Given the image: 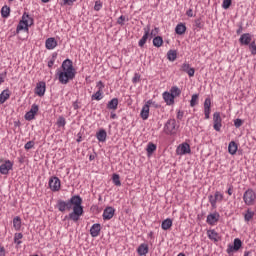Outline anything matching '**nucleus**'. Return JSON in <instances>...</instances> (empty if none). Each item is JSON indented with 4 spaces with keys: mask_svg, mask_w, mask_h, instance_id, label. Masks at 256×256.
<instances>
[{
    "mask_svg": "<svg viewBox=\"0 0 256 256\" xmlns=\"http://www.w3.org/2000/svg\"><path fill=\"white\" fill-rule=\"evenodd\" d=\"M180 71L187 73L188 77H195V68H191V65H189L187 62H184L181 65Z\"/></svg>",
    "mask_w": 256,
    "mask_h": 256,
    "instance_id": "nucleus-14",
    "label": "nucleus"
},
{
    "mask_svg": "<svg viewBox=\"0 0 256 256\" xmlns=\"http://www.w3.org/2000/svg\"><path fill=\"white\" fill-rule=\"evenodd\" d=\"M0 256H6L5 247L0 246Z\"/></svg>",
    "mask_w": 256,
    "mask_h": 256,
    "instance_id": "nucleus-60",
    "label": "nucleus"
},
{
    "mask_svg": "<svg viewBox=\"0 0 256 256\" xmlns=\"http://www.w3.org/2000/svg\"><path fill=\"white\" fill-rule=\"evenodd\" d=\"M38 111H39V105L33 104V105L31 106L30 111H28V112L25 114V119H26V121H33V119H35V115H37Z\"/></svg>",
    "mask_w": 256,
    "mask_h": 256,
    "instance_id": "nucleus-12",
    "label": "nucleus"
},
{
    "mask_svg": "<svg viewBox=\"0 0 256 256\" xmlns=\"http://www.w3.org/2000/svg\"><path fill=\"white\" fill-rule=\"evenodd\" d=\"M243 201L248 207H253L256 203V193L254 189H247L243 194Z\"/></svg>",
    "mask_w": 256,
    "mask_h": 256,
    "instance_id": "nucleus-3",
    "label": "nucleus"
},
{
    "mask_svg": "<svg viewBox=\"0 0 256 256\" xmlns=\"http://www.w3.org/2000/svg\"><path fill=\"white\" fill-rule=\"evenodd\" d=\"M56 209L60 211V213H65V211H71L68 215V219L77 223L81 216L83 215V198L79 195H74L67 201L65 200H58L56 203Z\"/></svg>",
    "mask_w": 256,
    "mask_h": 256,
    "instance_id": "nucleus-1",
    "label": "nucleus"
},
{
    "mask_svg": "<svg viewBox=\"0 0 256 256\" xmlns=\"http://www.w3.org/2000/svg\"><path fill=\"white\" fill-rule=\"evenodd\" d=\"M199 103V94H193L190 100V107H195Z\"/></svg>",
    "mask_w": 256,
    "mask_h": 256,
    "instance_id": "nucleus-43",
    "label": "nucleus"
},
{
    "mask_svg": "<svg viewBox=\"0 0 256 256\" xmlns=\"http://www.w3.org/2000/svg\"><path fill=\"white\" fill-rule=\"evenodd\" d=\"M222 121L223 119L221 118V113L215 112L213 114V127L215 131H221V127H223Z\"/></svg>",
    "mask_w": 256,
    "mask_h": 256,
    "instance_id": "nucleus-8",
    "label": "nucleus"
},
{
    "mask_svg": "<svg viewBox=\"0 0 256 256\" xmlns=\"http://www.w3.org/2000/svg\"><path fill=\"white\" fill-rule=\"evenodd\" d=\"M204 115L205 119H209L211 115V98L209 97L204 101Z\"/></svg>",
    "mask_w": 256,
    "mask_h": 256,
    "instance_id": "nucleus-18",
    "label": "nucleus"
},
{
    "mask_svg": "<svg viewBox=\"0 0 256 256\" xmlns=\"http://www.w3.org/2000/svg\"><path fill=\"white\" fill-rule=\"evenodd\" d=\"M137 253L140 256H145L147 253H149V245L143 243L140 244L139 247L137 248Z\"/></svg>",
    "mask_w": 256,
    "mask_h": 256,
    "instance_id": "nucleus-24",
    "label": "nucleus"
},
{
    "mask_svg": "<svg viewBox=\"0 0 256 256\" xmlns=\"http://www.w3.org/2000/svg\"><path fill=\"white\" fill-rule=\"evenodd\" d=\"M232 3H233L232 0H223L222 7L224 9H229V7H231Z\"/></svg>",
    "mask_w": 256,
    "mask_h": 256,
    "instance_id": "nucleus-50",
    "label": "nucleus"
},
{
    "mask_svg": "<svg viewBox=\"0 0 256 256\" xmlns=\"http://www.w3.org/2000/svg\"><path fill=\"white\" fill-rule=\"evenodd\" d=\"M176 153L178 155H188L189 153H191V146L189 145V143H182L177 147Z\"/></svg>",
    "mask_w": 256,
    "mask_h": 256,
    "instance_id": "nucleus-10",
    "label": "nucleus"
},
{
    "mask_svg": "<svg viewBox=\"0 0 256 256\" xmlns=\"http://www.w3.org/2000/svg\"><path fill=\"white\" fill-rule=\"evenodd\" d=\"M186 15H187L188 17H193V9L187 10Z\"/></svg>",
    "mask_w": 256,
    "mask_h": 256,
    "instance_id": "nucleus-61",
    "label": "nucleus"
},
{
    "mask_svg": "<svg viewBox=\"0 0 256 256\" xmlns=\"http://www.w3.org/2000/svg\"><path fill=\"white\" fill-rule=\"evenodd\" d=\"M112 183L116 187H121V176H119V174H113L112 175Z\"/></svg>",
    "mask_w": 256,
    "mask_h": 256,
    "instance_id": "nucleus-38",
    "label": "nucleus"
},
{
    "mask_svg": "<svg viewBox=\"0 0 256 256\" xmlns=\"http://www.w3.org/2000/svg\"><path fill=\"white\" fill-rule=\"evenodd\" d=\"M49 187L51 191H59L61 189V180L57 176L51 177L49 179Z\"/></svg>",
    "mask_w": 256,
    "mask_h": 256,
    "instance_id": "nucleus-7",
    "label": "nucleus"
},
{
    "mask_svg": "<svg viewBox=\"0 0 256 256\" xmlns=\"http://www.w3.org/2000/svg\"><path fill=\"white\" fill-rule=\"evenodd\" d=\"M146 151L148 155H153V153L157 151V145H155L153 142H149Z\"/></svg>",
    "mask_w": 256,
    "mask_h": 256,
    "instance_id": "nucleus-34",
    "label": "nucleus"
},
{
    "mask_svg": "<svg viewBox=\"0 0 256 256\" xmlns=\"http://www.w3.org/2000/svg\"><path fill=\"white\" fill-rule=\"evenodd\" d=\"M253 217H255V212H253V210H250V208H248L246 210V213L244 214V221L246 223H249V221H251V219H253Z\"/></svg>",
    "mask_w": 256,
    "mask_h": 256,
    "instance_id": "nucleus-32",
    "label": "nucleus"
},
{
    "mask_svg": "<svg viewBox=\"0 0 256 256\" xmlns=\"http://www.w3.org/2000/svg\"><path fill=\"white\" fill-rule=\"evenodd\" d=\"M103 9V2L96 1L94 5V11H101Z\"/></svg>",
    "mask_w": 256,
    "mask_h": 256,
    "instance_id": "nucleus-49",
    "label": "nucleus"
},
{
    "mask_svg": "<svg viewBox=\"0 0 256 256\" xmlns=\"http://www.w3.org/2000/svg\"><path fill=\"white\" fill-rule=\"evenodd\" d=\"M118 25H125V16L121 15L117 20Z\"/></svg>",
    "mask_w": 256,
    "mask_h": 256,
    "instance_id": "nucleus-54",
    "label": "nucleus"
},
{
    "mask_svg": "<svg viewBox=\"0 0 256 256\" xmlns=\"http://www.w3.org/2000/svg\"><path fill=\"white\" fill-rule=\"evenodd\" d=\"M155 33H159V28L155 27L154 30H152L151 32H149V37L151 39V37H153V35H155Z\"/></svg>",
    "mask_w": 256,
    "mask_h": 256,
    "instance_id": "nucleus-57",
    "label": "nucleus"
},
{
    "mask_svg": "<svg viewBox=\"0 0 256 256\" xmlns=\"http://www.w3.org/2000/svg\"><path fill=\"white\" fill-rule=\"evenodd\" d=\"M96 138L100 143H105V141H107V131H105V129H100L96 133Z\"/></svg>",
    "mask_w": 256,
    "mask_h": 256,
    "instance_id": "nucleus-23",
    "label": "nucleus"
},
{
    "mask_svg": "<svg viewBox=\"0 0 256 256\" xmlns=\"http://www.w3.org/2000/svg\"><path fill=\"white\" fill-rule=\"evenodd\" d=\"M162 97L166 103V105H174L175 104V98L173 97V94H170V92H164L162 94Z\"/></svg>",
    "mask_w": 256,
    "mask_h": 256,
    "instance_id": "nucleus-21",
    "label": "nucleus"
},
{
    "mask_svg": "<svg viewBox=\"0 0 256 256\" xmlns=\"http://www.w3.org/2000/svg\"><path fill=\"white\" fill-rule=\"evenodd\" d=\"M11 14V8H9V6H3L1 9V16L4 19H7V17H9V15Z\"/></svg>",
    "mask_w": 256,
    "mask_h": 256,
    "instance_id": "nucleus-35",
    "label": "nucleus"
},
{
    "mask_svg": "<svg viewBox=\"0 0 256 256\" xmlns=\"http://www.w3.org/2000/svg\"><path fill=\"white\" fill-rule=\"evenodd\" d=\"M253 38L250 33H244L239 38L240 45H251Z\"/></svg>",
    "mask_w": 256,
    "mask_h": 256,
    "instance_id": "nucleus-17",
    "label": "nucleus"
},
{
    "mask_svg": "<svg viewBox=\"0 0 256 256\" xmlns=\"http://www.w3.org/2000/svg\"><path fill=\"white\" fill-rule=\"evenodd\" d=\"M102 217L104 221H111V218L115 217V208L107 206L103 211Z\"/></svg>",
    "mask_w": 256,
    "mask_h": 256,
    "instance_id": "nucleus-11",
    "label": "nucleus"
},
{
    "mask_svg": "<svg viewBox=\"0 0 256 256\" xmlns=\"http://www.w3.org/2000/svg\"><path fill=\"white\" fill-rule=\"evenodd\" d=\"M164 133L166 135H175L177 133V121L169 119L164 126Z\"/></svg>",
    "mask_w": 256,
    "mask_h": 256,
    "instance_id": "nucleus-4",
    "label": "nucleus"
},
{
    "mask_svg": "<svg viewBox=\"0 0 256 256\" xmlns=\"http://www.w3.org/2000/svg\"><path fill=\"white\" fill-rule=\"evenodd\" d=\"M11 97V94L9 93V89H5L0 94V105H3L5 101H7Z\"/></svg>",
    "mask_w": 256,
    "mask_h": 256,
    "instance_id": "nucleus-28",
    "label": "nucleus"
},
{
    "mask_svg": "<svg viewBox=\"0 0 256 256\" xmlns=\"http://www.w3.org/2000/svg\"><path fill=\"white\" fill-rule=\"evenodd\" d=\"M161 227L163 231H168V229H171L173 227V220L171 218H167L164 221H162Z\"/></svg>",
    "mask_w": 256,
    "mask_h": 256,
    "instance_id": "nucleus-30",
    "label": "nucleus"
},
{
    "mask_svg": "<svg viewBox=\"0 0 256 256\" xmlns=\"http://www.w3.org/2000/svg\"><path fill=\"white\" fill-rule=\"evenodd\" d=\"M22 19L23 21H26L28 27L33 25V18L27 12L23 14Z\"/></svg>",
    "mask_w": 256,
    "mask_h": 256,
    "instance_id": "nucleus-37",
    "label": "nucleus"
},
{
    "mask_svg": "<svg viewBox=\"0 0 256 256\" xmlns=\"http://www.w3.org/2000/svg\"><path fill=\"white\" fill-rule=\"evenodd\" d=\"M250 47H252V55H256V46H255V42L250 44Z\"/></svg>",
    "mask_w": 256,
    "mask_h": 256,
    "instance_id": "nucleus-59",
    "label": "nucleus"
},
{
    "mask_svg": "<svg viewBox=\"0 0 256 256\" xmlns=\"http://www.w3.org/2000/svg\"><path fill=\"white\" fill-rule=\"evenodd\" d=\"M237 143L235 141H231L228 145V152L230 153V155H235L237 153Z\"/></svg>",
    "mask_w": 256,
    "mask_h": 256,
    "instance_id": "nucleus-31",
    "label": "nucleus"
},
{
    "mask_svg": "<svg viewBox=\"0 0 256 256\" xmlns=\"http://www.w3.org/2000/svg\"><path fill=\"white\" fill-rule=\"evenodd\" d=\"M13 227L15 231H21V217L16 216L13 219Z\"/></svg>",
    "mask_w": 256,
    "mask_h": 256,
    "instance_id": "nucleus-33",
    "label": "nucleus"
},
{
    "mask_svg": "<svg viewBox=\"0 0 256 256\" xmlns=\"http://www.w3.org/2000/svg\"><path fill=\"white\" fill-rule=\"evenodd\" d=\"M170 94L173 95V98L175 99V97H179V95H181V89L177 86H173L170 89Z\"/></svg>",
    "mask_w": 256,
    "mask_h": 256,
    "instance_id": "nucleus-40",
    "label": "nucleus"
},
{
    "mask_svg": "<svg viewBox=\"0 0 256 256\" xmlns=\"http://www.w3.org/2000/svg\"><path fill=\"white\" fill-rule=\"evenodd\" d=\"M243 125V120L240 118H237L236 120H234V127H236V129H239V127H241Z\"/></svg>",
    "mask_w": 256,
    "mask_h": 256,
    "instance_id": "nucleus-52",
    "label": "nucleus"
},
{
    "mask_svg": "<svg viewBox=\"0 0 256 256\" xmlns=\"http://www.w3.org/2000/svg\"><path fill=\"white\" fill-rule=\"evenodd\" d=\"M185 31H187V26L183 23L177 24L175 28L176 35H185Z\"/></svg>",
    "mask_w": 256,
    "mask_h": 256,
    "instance_id": "nucleus-29",
    "label": "nucleus"
},
{
    "mask_svg": "<svg viewBox=\"0 0 256 256\" xmlns=\"http://www.w3.org/2000/svg\"><path fill=\"white\" fill-rule=\"evenodd\" d=\"M58 127H65L67 125V121L65 120V117L60 116L57 120Z\"/></svg>",
    "mask_w": 256,
    "mask_h": 256,
    "instance_id": "nucleus-45",
    "label": "nucleus"
},
{
    "mask_svg": "<svg viewBox=\"0 0 256 256\" xmlns=\"http://www.w3.org/2000/svg\"><path fill=\"white\" fill-rule=\"evenodd\" d=\"M241 247H243V242H241V239L236 238V239H234L233 245H231V244L228 245L226 252L228 253V255H233V253L239 251V249H241Z\"/></svg>",
    "mask_w": 256,
    "mask_h": 256,
    "instance_id": "nucleus-6",
    "label": "nucleus"
},
{
    "mask_svg": "<svg viewBox=\"0 0 256 256\" xmlns=\"http://www.w3.org/2000/svg\"><path fill=\"white\" fill-rule=\"evenodd\" d=\"M208 201L212 207V209H217V201L221 203L223 201V194L219 191H216L214 196L209 195L208 196Z\"/></svg>",
    "mask_w": 256,
    "mask_h": 256,
    "instance_id": "nucleus-5",
    "label": "nucleus"
},
{
    "mask_svg": "<svg viewBox=\"0 0 256 256\" xmlns=\"http://www.w3.org/2000/svg\"><path fill=\"white\" fill-rule=\"evenodd\" d=\"M46 89H47V85L45 84L44 81L38 82L36 84L35 94L38 95V97H43V95H45Z\"/></svg>",
    "mask_w": 256,
    "mask_h": 256,
    "instance_id": "nucleus-15",
    "label": "nucleus"
},
{
    "mask_svg": "<svg viewBox=\"0 0 256 256\" xmlns=\"http://www.w3.org/2000/svg\"><path fill=\"white\" fill-rule=\"evenodd\" d=\"M91 99L92 101H101V99H103V91L98 90L92 95Z\"/></svg>",
    "mask_w": 256,
    "mask_h": 256,
    "instance_id": "nucleus-41",
    "label": "nucleus"
},
{
    "mask_svg": "<svg viewBox=\"0 0 256 256\" xmlns=\"http://www.w3.org/2000/svg\"><path fill=\"white\" fill-rule=\"evenodd\" d=\"M101 233V224L96 223L93 224L90 228V235L91 237H99V234Z\"/></svg>",
    "mask_w": 256,
    "mask_h": 256,
    "instance_id": "nucleus-20",
    "label": "nucleus"
},
{
    "mask_svg": "<svg viewBox=\"0 0 256 256\" xmlns=\"http://www.w3.org/2000/svg\"><path fill=\"white\" fill-rule=\"evenodd\" d=\"M21 239H23V233H15L14 234V243L16 245H21V243H23V241H21Z\"/></svg>",
    "mask_w": 256,
    "mask_h": 256,
    "instance_id": "nucleus-42",
    "label": "nucleus"
},
{
    "mask_svg": "<svg viewBox=\"0 0 256 256\" xmlns=\"http://www.w3.org/2000/svg\"><path fill=\"white\" fill-rule=\"evenodd\" d=\"M117 107H119L118 98H113L107 103V109H110L111 111H117Z\"/></svg>",
    "mask_w": 256,
    "mask_h": 256,
    "instance_id": "nucleus-25",
    "label": "nucleus"
},
{
    "mask_svg": "<svg viewBox=\"0 0 256 256\" xmlns=\"http://www.w3.org/2000/svg\"><path fill=\"white\" fill-rule=\"evenodd\" d=\"M207 236L210 239V241H214V243H218V241H221V236L215 229L208 230L207 231Z\"/></svg>",
    "mask_w": 256,
    "mask_h": 256,
    "instance_id": "nucleus-19",
    "label": "nucleus"
},
{
    "mask_svg": "<svg viewBox=\"0 0 256 256\" xmlns=\"http://www.w3.org/2000/svg\"><path fill=\"white\" fill-rule=\"evenodd\" d=\"M141 82V74L135 73L133 78H132V83L137 84Z\"/></svg>",
    "mask_w": 256,
    "mask_h": 256,
    "instance_id": "nucleus-47",
    "label": "nucleus"
},
{
    "mask_svg": "<svg viewBox=\"0 0 256 256\" xmlns=\"http://www.w3.org/2000/svg\"><path fill=\"white\" fill-rule=\"evenodd\" d=\"M183 115H185V112H183V111H181V110H179L178 112H177V119H178V121H182L183 120Z\"/></svg>",
    "mask_w": 256,
    "mask_h": 256,
    "instance_id": "nucleus-55",
    "label": "nucleus"
},
{
    "mask_svg": "<svg viewBox=\"0 0 256 256\" xmlns=\"http://www.w3.org/2000/svg\"><path fill=\"white\" fill-rule=\"evenodd\" d=\"M5 77H7V72H3L0 74V85L5 83Z\"/></svg>",
    "mask_w": 256,
    "mask_h": 256,
    "instance_id": "nucleus-56",
    "label": "nucleus"
},
{
    "mask_svg": "<svg viewBox=\"0 0 256 256\" xmlns=\"http://www.w3.org/2000/svg\"><path fill=\"white\" fill-rule=\"evenodd\" d=\"M96 87L98 91H103V89H105V84H103V81H98Z\"/></svg>",
    "mask_w": 256,
    "mask_h": 256,
    "instance_id": "nucleus-53",
    "label": "nucleus"
},
{
    "mask_svg": "<svg viewBox=\"0 0 256 256\" xmlns=\"http://www.w3.org/2000/svg\"><path fill=\"white\" fill-rule=\"evenodd\" d=\"M220 217L221 215L218 212L210 213L206 218V223H208V225H215Z\"/></svg>",
    "mask_w": 256,
    "mask_h": 256,
    "instance_id": "nucleus-16",
    "label": "nucleus"
},
{
    "mask_svg": "<svg viewBox=\"0 0 256 256\" xmlns=\"http://www.w3.org/2000/svg\"><path fill=\"white\" fill-rule=\"evenodd\" d=\"M228 195H233V186H230L227 190Z\"/></svg>",
    "mask_w": 256,
    "mask_h": 256,
    "instance_id": "nucleus-63",
    "label": "nucleus"
},
{
    "mask_svg": "<svg viewBox=\"0 0 256 256\" xmlns=\"http://www.w3.org/2000/svg\"><path fill=\"white\" fill-rule=\"evenodd\" d=\"M19 31H29V26L27 25V21H24L23 18L22 20H20L16 28V33H19Z\"/></svg>",
    "mask_w": 256,
    "mask_h": 256,
    "instance_id": "nucleus-27",
    "label": "nucleus"
},
{
    "mask_svg": "<svg viewBox=\"0 0 256 256\" xmlns=\"http://www.w3.org/2000/svg\"><path fill=\"white\" fill-rule=\"evenodd\" d=\"M110 117L111 119H117V114L111 112Z\"/></svg>",
    "mask_w": 256,
    "mask_h": 256,
    "instance_id": "nucleus-64",
    "label": "nucleus"
},
{
    "mask_svg": "<svg viewBox=\"0 0 256 256\" xmlns=\"http://www.w3.org/2000/svg\"><path fill=\"white\" fill-rule=\"evenodd\" d=\"M13 169V162L11 160H5L3 164L0 165L1 175H9V171Z\"/></svg>",
    "mask_w": 256,
    "mask_h": 256,
    "instance_id": "nucleus-9",
    "label": "nucleus"
},
{
    "mask_svg": "<svg viewBox=\"0 0 256 256\" xmlns=\"http://www.w3.org/2000/svg\"><path fill=\"white\" fill-rule=\"evenodd\" d=\"M154 47H161L163 45V37L161 36H156L153 38V41H152Z\"/></svg>",
    "mask_w": 256,
    "mask_h": 256,
    "instance_id": "nucleus-36",
    "label": "nucleus"
},
{
    "mask_svg": "<svg viewBox=\"0 0 256 256\" xmlns=\"http://www.w3.org/2000/svg\"><path fill=\"white\" fill-rule=\"evenodd\" d=\"M236 33H237V35H241V33H243V26H239Z\"/></svg>",
    "mask_w": 256,
    "mask_h": 256,
    "instance_id": "nucleus-62",
    "label": "nucleus"
},
{
    "mask_svg": "<svg viewBox=\"0 0 256 256\" xmlns=\"http://www.w3.org/2000/svg\"><path fill=\"white\" fill-rule=\"evenodd\" d=\"M140 117L143 119V121H147L149 119V105L145 104L142 107V110L140 112Z\"/></svg>",
    "mask_w": 256,
    "mask_h": 256,
    "instance_id": "nucleus-26",
    "label": "nucleus"
},
{
    "mask_svg": "<svg viewBox=\"0 0 256 256\" xmlns=\"http://www.w3.org/2000/svg\"><path fill=\"white\" fill-rule=\"evenodd\" d=\"M151 31V25L148 24L146 27H144V35L138 42V46L143 48L145 47V43H147V39H149V33Z\"/></svg>",
    "mask_w": 256,
    "mask_h": 256,
    "instance_id": "nucleus-13",
    "label": "nucleus"
},
{
    "mask_svg": "<svg viewBox=\"0 0 256 256\" xmlns=\"http://www.w3.org/2000/svg\"><path fill=\"white\" fill-rule=\"evenodd\" d=\"M194 26L196 27V29H203V22L201 21V19H196L194 21Z\"/></svg>",
    "mask_w": 256,
    "mask_h": 256,
    "instance_id": "nucleus-51",
    "label": "nucleus"
},
{
    "mask_svg": "<svg viewBox=\"0 0 256 256\" xmlns=\"http://www.w3.org/2000/svg\"><path fill=\"white\" fill-rule=\"evenodd\" d=\"M167 59L169 61H175L177 59V51L175 50H169L167 52Z\"/></svg>",
    "mask_w": 256,
    "mask_h": 256,
    "instance_id": "nucleus-39",
    "label": "nucleus"
},
{
    "mask_svg": "<svg viewBox=\"0 0 256 256\" xmlns=\"http://www.w3.org/2000/svg\"><path fill=\"white\" fill-rule=\"evenodd\" d=\"M58 43L57 40H55V38L51 37L46 39L45 41V47L46 49H48L49 51L55 49V47H57Z\"/></svg>",
    "mask_w": 256,
    "mask_h": 256,
    "instance_id": "nucleus-22",
    "label": "nucleus"
},
{
    "mask_svg": "<svg viewBox=\"0 0 256 256\" xmlns=\"http://www.w3.org/2000/svg\"><path fill=\"white\" fill-rule=\"evenodd\" d=\"M146 105H148V107H153L154 109H159V107H161V105H159L157 102L153 101V100H148L146 102Z\"/></svg>",
    "mask_w": 256,
    "mask_h": 256,
    "instance_id": "nucleus-44",
    "label": "nucleus"
},
{
    "mask_svg": "<svg viewBox=\"0 0 256 256\" xmlns=\"http://www.w3.org/2000/svg\"><path fill=\"white\" fill-rule=\"evenodd\" d=\"M56 60H57V53H53L52 58L50 59V61H48L49 69H51L53 67V65H55Z\"/></svg>",
    "mask_w": 256,
    "mask_h": 256,
    "instance_id": "nucleus-46",
    "label": "nucleus"
},
{
    "mask_svg": "<svg viewBox=\"0 0 256 256\" xmlns=\"http://www.w3.org/2000/svg\"><path fill=\"white\" fill-rule=\"evenodd\" d=\"M61 69L62 70H58L56 73L61 85H67L69 81H73V79H75L77 71L75 70V67H73V61L71 59L64 60L61 65Z\"/></svg>",
    "mask_w": 256,
    "mask_h": 256,
    "instance_id": "nucleus-2",
    "label": "nucleus"
},
{
    "mask_svg": "<svg viewBox=\"0 0 256 256\" xmlns=\"http://www.w3.org/2000/svg\"><path fill=\"white\" fill-rule=\"evenodd\" d=\"M33 147H35V141H28L24 145V149H26V151H29V149H33Z\"/></svg>",
    "mask_w": 256,
    "mask_h": 256,
    "instance_id": "nucleus-48",
    "label": "nucleus"
},
{
    "mask_svg": "<svg viewBox=\"0 0 256 256\" xmlns=\"http://www.w3.org/2000/svg\"><path fill=\"white\" fill-rule=\"evenodd\" d=\"M75 1H77V0H63L64 5H73V3H75Z\"/></svg>",
    "mask_w": 256,
    "mask_h": 256,
    "instance_id": "nucleus-58",
    "label": "nucleus"
}]
</instances>
